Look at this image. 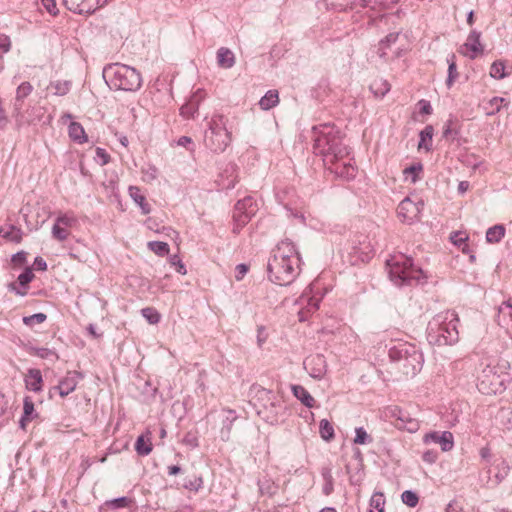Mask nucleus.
Wrapping results in <instances>:
<instances>
[{
	"mask_svg": "<svg viewBox=\"0 0 512 512\" xmlns=\"http://www.w3.org/2000/svg\"><path fill=\"white\" fill-rule=\"evenodd\" d=\"M227 122L223 115L216 114L207 123L204 145L215 153L224 152L232 141V133L227 129Z\"/></svg>",
	"mask_w": 512,
	"mask_h": 512,
	"instance_id": "nucleus-5",
	"label": "nucleus"
},
{
	"mask_svg": "<svg viewBox=\"0 0 512 512\" xmlns=\"http://www.w3.org/2000/svg\"><path fill=\"white\" fill-rule=\"evenodd\" d=\"M217 62L223 68H231L235 63L234 54L228 48L222 47L217 52Z\"/></svg>",
	"mask_w": 512,
	"mask_h": 512,
	"instance_id": "nucleus-26",
	"label": "nucleus"
},
{
	"mask_svg": "<svg viewBox=\"0 0 512 512\" xmlns=\"http://www.w3.org/2000/svg\"><path fill=\"white\" fill-rule=\"evenodd\" d=\"M305 369L316 379L324 376L327 370L326 359L321 354H314L307 357L304 361Z\"/></svg>",
	"mask_w": 512,
	"mask_h": 512,
	"instance_id": "nucleus-13",
	"label": "nucleus"
},
{
	"mask_svg": "<svg viewBox=\"0 0 512 512\" xmlns=\"http://www.w3.org/2000/svg\"><path fill=\"white\" fill-rule=\"evenodd\" d=\"M0 236L8 242L21 243L23 232L13 224H6L0 227Z\"/></svg>",
	"mask_w": 512,
	"mask_h": 512,
	"instance_id": "nucleus-17",
	"label": "nucleus"
},
{
	"mask_svg": "<svg viewBox=\"0 0 512 512\" xmlns=\"http://www.w3.org/2000/svg\"><path fill=\"white\" fill-rule=\"evenodd\" d=\"M433 127L432 126H426L421 132H420V141L418 143V149H424L426 151H429L432 145V138H433Z\"/></svg>",
	"mask_w": 512,
	"mask_h": 512,
	"instance_id": "nucleus-28",
	"label": "nucleus"
},
{
	"mask_svg": "<svg viewBox=\"0 0 512 512\" xmlns=\"http://www.w3.org/2000/svg\"><path fill=\"white\" fill-rule=\"evenodd\" d=\"M319 433L321 438L327 442L333 440L335 436L333 425L327 419L320 421Z\"/></svg>",
	"mask_w": 512,
	"mask_h": 512,
	"instance_id": "nucleus-32",
	"label": "nucleus"
},
{
	"mask_svg": "<svg viewBox=\"0 0 512 512\" xmlns=\"http://www.w3.org/2000/svg\"><path fill=\"white\" fill-rule=\"evenodd\" d=\"M402 502L407 506L414 508L419 502L418 495L410 490H406L401 495Z\"/></svg>",
	"mask_w": 512,
	"mask_h": 512,
	"instance_id": "nucleus-40",
	"label": "nucleus"
},
{
	"mask_svg": "<svg viewBox=\"0 0 512 512\" xmlns=\"http://www.w3.org/2000/svg\"><path fill=\"white\" fill-rule=\"evenodd\" d=\"M509 102L503 97H492L483 101V110L486 115H494L501 111L503 107H507Z\"/></svg>",
	"mask_w": 512,
	"mask_h": 512,
	"instance_id": "nucleus-18",
	"label": "nucleus"
},
{
	"mask_svg": "<svg viewBox=\"0 0 512 512\" xmlns=\"http://www.w3.org/2000/svg\"><path fill=\"white\" fill-rule=\"evenodd\" d=\"M505 235V227L503 225H494L486 232V240L489 243H498Z\"/></svg>",
	"mask_w": 512,
	"mask_h": 512,
	"instance_id": "nucleus-29",
	"label": "nucleus"
},
{
	"mask_svg": "<svg viewBox=\"0 0 512 512\" xmlns=\"http://www.w3.org/2000/svg\"><path fill=\"white\" fill-rule=\"evenodd\" d=\"M456 71V65L454 62H452L450 65H449V80H448V84L450 85L451 82H452V79L454 77V73Z\"/></svg>",
	"mask_w": 512,
	"mask_h": 512,
	"instance_id": "nucleus-57",
	"label": "nucleus"
},
{
	"mask_svg": "<svg viewBox=\"0 0 512 512\" xmlns=\"http://www.w3.org/2000/svg\"><path fill=\"white\" fill-rule=\"evenodd\" d=\"M423 442L425 444H429L431 442L438 443L444 452L450 451L454 446L453 435L448 431H445L441 434L438 432L428 433L423 437Z\"/></svg>",
	"mask_w": 512,
	"mask_h": 512,
	"instance_id": "nucleus-15",
	"label": "nucleus"
},
{
	"mask_svg": "<svg viewBox=\"0 0 512 512\" xmlns=\"http://www.w3.org/2000/svg\"><path fill=\"white\" fill-rule=\"evenodd\" d=\"M478 391L484 395H496L503 391V382L495 367L486 365L477 376Z\"/></svg>",
	"mask_w": 512,
	"mask_h": 512,
	"instance_id": "nucleus-7",
	"label": "nucleus"
},
{
	"mask_svg": "<svg viewBox=\"0 0 512 512\" xmlns=\"http://www.w3.org/2000/svg\"><path fill=\"white\" fill-rule=\"evenodd\" d=\"M198 110V103L193 100L189 101L185 105H183L180 109V113L182 116L186 118H191Z\"/></svg>",
	"mask_w": 512,
	"mask_h": 512,
	"instance_id": "nucleus-41",
	"label": "nucleus"
},
{
	"mask_svg": "<svg viewBox=\"0 0 512 512\" xmlns=\"http://www.w3.org/2000/svg\"><path fill=\"white\" fill-rule=\"evenodd\" d=\"M25 389L34 393H41L44 387L42 372L36 368H30L24 374Z\"/></svg>",
	"mask_w": 512,
	"mask_h": 512,
	"instance_id": "nucleus-14",
	"label": "nucleus"
},
{
	"mask_svg": "<svg viewBox=\"0 0 512 512\" xmlns=\"http://www.w3.org/2000/svg\"><path fill=\"white\" fill-rule=\"evenodd\" d=\"M400 33L394 32L388 34L383 40L379 43V49L382 52V55L386 53L387 49H390L392 45H394L400 38Z\"/></svg>",
	"mask_w": 512,
	"mask_h": 512,
	"instance_id": "nucleus-34",
	"label": "nucleus"
},
{
	"mask_svg": "<svg viewBox=\"0 0 512 512\" xmlns=\"http://www.w3.org/2000/svg\"><path fill=\"white\" fill-rule=\"evenodd\" d=\"M25 261H26V253L23 251L16 253L12 257V262L16 265H22Z\"/></svg>",
	"mask_w": 512,
	"mask_h": 512,
	"instance_id": "nucleus-53",
	"label": "nucleus"
},
{
	"mask_svg": "<svg viewBox=\"0 0 512 512\" xmlns=\"http://www.w3.org/2000/svg\"><path fill=\"white\" fill-rule=\"evenodd\" d=\"M469 189V183L467 181H462L458 185V191L460 193H465Z\"/></svg>",
	"mask_w": 512,
	"mask_h": 512,
	"instance_id": "nucleus-59",
	"label": "nucleus"
},
{
	"mask_svg": "<svg viewBox=\"0 0 512 512\" xmlns=\"http://www.w3.org/2000/svg\"><path fill=\"white\" fill-rule=\"evenodd\" d=\"M490 76L495 79H502L506 76L505 64L501 61L494 62L490 67Z\"/></svg>",
	"mask_w": 512,
	"mask_h": 512,
	"instance_id": "nucleus-38",
	"label": "nucleus"
},
{
	"mask_svg": "<svg viewBox=\"0 0 512 512\" xmlns=\"http://www.w3.org/2000/svg\"><path fill=\"white\" fill-rule=\"evenodd\" d=\"M77 224V218L71 212L60 213L52 227V236L58 241H65L71 234V229Z\"/></svg>",
	"mask_w": 512,
	"mask_h": 512,
	"instance_id": "nucleus-8",
	"label": "nucleus"
},
{
	"mask_svg": "<svg viewBox=\"0 0 512 512\" xmlns=\"http://www.w3.org/2000/svg\"><path fill=\"white\" fill-rule=\"evenodd\" d=\"M419 105L421 106L420 107V112L421 113L426 114V115H429V114L432 113V107H431L429 102H427L425 100H421L419 102Z\"/></svg>",
	"mask_w": 512,
	"mask_h": 512,
	"instance_id": "nucleus-54",
	"label": "nucleus"
},
{
	"mask_svg": "<svg viewBox=\"0 0 512 512\" xmlns=\"http://www.w3.org/2000/svg\"><path fill=\"white\" fill-rule=\"evenodd\" d=\"M29 353L42 359L58 360L59 358L54 350L47 347H32Z\"/></svg>",
	"mask_w": 512,
	"mask_h": 512,
	"instance_id": "nucleus-31",
	"label": "nucleus"
},
{
	"mask_svg": "<svg viewBox=\"0 0 512 512\" xmlns=\"http://www.w3.org/2000/svg\"><path fill=\"white\" fill-rule=\"evenodd\" d=\"M108 84L123 91H136L142 85L140 73L128 65L115 63L104 70Z\"/></svg>",
	"mask_w": 512,
	"mask_h": 512,
	"instance_id": "nucleus-4",
	"label": "nucleus"
},
{
	"mask_svg": "<svg viewBox=\"0 0 512 512\" xmlns=\"http://www.w3.org/2000/svg\"><path fill=\"white\" fill-rule=\"evenodd\" d=\"M9 123V119L6 110L3 106V101L0 99V128L3 129Z\"/></svg>",
	"mask_w": 512,
	"mask_h": 512,
	"instance_id": "nucleus-50",
	"label": "nucleus"
},
{
	"mask_svg": "<svg viewBox=\"0 0 512 512\" xmlns=\"http://www.w3.org/2000/svg\"><path fill=\"white\" fill-rule=\"evenodd\" d=\"M11 46H12V42H11L10 37L6 34L0 33V49L4 53H7L10 51Z\"/></svg>",
	"mask_w": 512,
	"mask_h": 512,
	"instance_id": "nucleus-47",
	"label": "nucleus"
},
{
	"mask_svg": "<svg viewBox=\"0 0 512 512\" xmlns=\"http://www.w3.org/2000/svg\"><path fill=\"white\" fill-rule=\"evenodd\" d=\"M269 279L278 285H288L300 271V256L295 245L288 240L281 241L268 260Z\"/></svg>",
	"mask_w": 512,
	"mask_h": 512,
	"instance_id": "nucleus-1",
	"label": "nucleus"
},
{
	"mask_svg": "<svg viewBox=\"0 0 512 512\" xmlns=\"http://www.w3.org/2000/svg\"><path fill=\"white\" fill-rule=\"evenodd\" d=\"M35 264H36V265H37V267H38L39 269H41V270H46V269H47V264H46V262H45L42 258H40V257H38V258H36V259H35Z\"/></svg>",
	"mask_w": 512,
	"mask_h": 512,
	"instance_id": "nucleus-58",
	"label": "nucleus"
},
{
	"mask_svg": "<svg viewBox=\"0 0 512 512\" xmlns=\"http://www.w3.org/2000/svg\"><path fill=\"white\" fill-rule=\"evenodd\" d=\"M34 403L30 396H25L23 399V416L20 420V426L22 429H26L27 424L34 417Z\"/></svg>",
	"mask_w": 512,
	"mask_h": 512,
	"instance_id": "nucleus-23",
	"label": "nucleus"
},
{
	"mask_svg": "<svg viewBox=\"0 0 512 512\" xmlns=\"http://www.w3.org/2000/svg\"><path fill=\"white\" fill-rule=\"evenodd\" d=\"M294 396L301 401L306 407H314L316 400L314 397L301 385H295L292 388Z\"/></svg>",
	"mask_w": 512,
	"mask_h": 512,
	"instance_id": "nucleus-24",
	"label": "nucleus"
},
{
	"mask_svg": "<svg viewBox=\"0 0 512 512\" xmlns=\"http://www.w3.org/2000/svg\"><path fill=\"white\" fill-rule=\"evenodd\" d=\"M279 102L278 92L276 90L268 91L259 101V105L263 110H269L276 106Z\"/></svg>",
	"mask_w": 512,
	"mask_h": 512,
	"instance_id": "nucleus-27",
	"label": "nucleus"
},
{
	"mask_svg": "<svg viewBox=\"0 0 512 512\" xmlns=\"http://www.w3.org/2000/svg\"><path fill=\"white\" fill-rule=\"evenodd\" d=\"M355 434V438L353 439L354 444L365 445L372 442L371 435L368 434L363 427L356 428Z\"/></svg>",
	"mask_w": 512,
	"mask_h": 512,
	"instance_id": "nucleus-36",
	"label": "nucleus"
},
{
	"mask_svg": "<svg viewBox=\"0 0 512 512\" xmlns=\"http://www.w3.org/2000/svg\"><path fill=\"white\" fill-rule=\"evenodd\" d=\"M316 146L325 156L326 164L337 176L351 180L357 175L355 161L350 157L349 149L336 135L323 134L316 139Z\"/></svg>",
	"mask_w": 512,
	"mask_h": 512,
	"instance_id": "nucleus-2",
	"label": "nucleus"
},
{
	"mask_svg": "<svg viewBox=\"0 0 512 512\" xmlns=\"http://www.w3.org/2000/svg\"><path fill=\"white\" fill-rule=\"evenodd\" d=\"M68 135L73 141L79 144H84L88 141V136L83 126L78 122H71L69 124Z\"/></svg>",
	"mask_w": 512,
	"mask_h": 512,
	"instance_id": "nucleus-21",
	"label": "nucleus"
},
{
	"mask_svg": "<svg viewBox=\"0 0 512 512\" xmlns=\"http://www.w3.org/2000/svg\"><path fill=\"white\" fill-rule=\"evenodd\" d=\"M42 5L46 11L52 16H56L59 12L56 0H42Z\"/></svg>",
	"mask_w": 512,
	"mask_h": 512,
	"instance_id": "nucleus-46",
	"label": "nucleus"
},
{
	"mask_svg": "<svg viewBox=\"0 0 512 512\" xmlns=\"http://www.w3.org/2000/svg\"><path fill=\"white\" fill-rule=\"evenodd\" d=\"M480 454L483 458H487L490 454V451L488 448H482Z\"/></svg>",
	"mask_w": 512,
	"mask_h": 512,
	"instance_id": "nucleus-63",
	"label": "nucleus"
},
{
	"mask_svg": "<svg viewBox=\"0 0 512 512\" xmlns=\"http://www.w3.org/2000/svg\"><path fill=\"white\" fill-rule=\"evenodd\" d=\"M47 319V315L44 313H36L31 316L23 318V323L28 327H34L36 324H42Z\"/></svg>",
	"mask_w": 512,
	"mask_h": 512,
	"instance_id": "nucleus-39",
	"label": "nucleus"
},
{
	"mask_svg": "<svg viewBox=\"0 0 512 512\" xmlns=\"http://www.w3.org/2000/svg\"><path fill=\"white\" fill-rule=\"evenodd\" d=\"M33 87L29 82L21 83L16 90V100L21 101L32 92Z\"/></svg>",
	"mask_w": 512,
	"mask_h": 512,
	"instance_id": "nucleus-42",
	"label": "nucleus"
},
{
	"mask_svg": "<svg viewBox=\"0 0 512 512\" xmlns=\"http://www.w3.org/2000/svg\"><path fill=\"white\" fill-rule=\"evenodd\" d=\"M141 313L150 324H157L160 320V314L154 308H144Z\"/></svg>",
	"mask_w": 512,
	"mask_h": 512,
	"instance_id": "nucleus-43",
	"label": "nucleus"
},
{
	"mask_svg": "<svg viewBox=\"0 0 512 512\" xmlns=\"http://www.w3.org/2000/svg\"><path fill=\"white\" fill-rule=\"evenodd\" d=\"M483 51L484 47L480 42V33L476 31H471L465 43L459 49L460 54L470 59H475L482 55Z\"/></svg>",
	"mask_w": 512,
	"mask_h": 512,
	"instance_id": "nucleus-12",
	"label": "nucleus"
},
{
	"mask_svg": "<svg viewBox=\"0 0 512 512\" xmlns=\"http://www.w3.org/2000/svg\"><path fill=\"white\" fill-rule=\"evenodd\" d=\"M370 89L377 97H383L390 90V84L381 78L375 79L371 85Z\"/></svg>",
	"mask_w": 512,
	"mask_h": 512,
	"instance_id": "nucleus-30",
	"label": "nucleus"
},
{
	"mask_svg": "<svg viewBox=\"0 0 512 512\" xmlns=\"http://www.w3.org/2000/svg\"><path fill=\"white\" fill-rule=\"evenodd\" d=\"M191 143H192V139L190 137H187V136H182L178 140V144L181 145V146H184V147H187Z\"/></svg>",
	"mask_w": 512,
	"mask_h": 512,
	"instance_id": "nucleus-56",
	"label": "nucleus"
},
{
	"mask_svg": "<svg viewBox=\"0 0 512 512\" xmlns=\"http://www.w3.org/2000/svg\"><path fill=\"white\" fill-rule=\"evenodd\" d=\"M446 512H467V511L455 503H450V504H448V506L446 508Z\"/></svg>",
	"mask_w": 512,
	"mask_h": 512,
	"instance_id": "nucleus-55",
	"label": "nucleus"
},
{
	"mask_svg": "<svg viewBox=\"0 0 512 512\" xmlns=\"http://www.w3.org/2000/svg\"><path fill=\"white\" fill-rule=\"evenodd\" d=\"M203 480L201 477L192 476L190 479L186 481L184 487L189 489L190 491L197 492L200 488H202Z\"/></svg>",
	"mask_w": 512,
	"mask_h": 512,
	"instance_id": "nucleus-44",
	"label": "nucleus"
},
{
	"mask_svg": "<svg viewBox=\"0 0 512 512\" xmlns=\"http://www.w3.org/2000/svg\"><path fill=\"white\" fill-rule=\"evenodd\" d=\"M391 280L401 285L405 282L419 281L424 278V273L420 268L414 267L412 260L404 254L391 256L387 261Z\"/></svg>",
	"mask_w": 512,
	"mask_h": 512,
	"instance_id": "nucleus-6",
	"label": "nucleus"
},
{
	"mask_svg": "<svg viewBox=\"0 0 512 512\" xmlns=\"http://www.w3.org/2000/svg\"><path fill=\"white\" fill-rule=\"evenodd\" d=\"M152 449V433L150 431H146L137 438L135 450L139 455L146 456L152 452Z\"/></svg>",
	"mask_w": 512,
	"mask_h": 512,
	"instance_id": "nucleus-19",
	"label": "nucleus"
},
{
	"mask_svg": "<svg viewBox=\"0 0 512 512\" xmlns=\"http://www.w3.org/2000/svg\"><path fill=\"white\" fill-rule=\"evenodd\" d=\"M467 240L468 236L463 232H455L451 235L452 243L460 248L463 253H467L469 251Z\"/></svg>",
	"mask_w": 512,
	"mask_h": 512,
	"instance_id": "nucleus-33",
	"label": "nucleus"
},
{
	"mask_svg": "<svg viewBox=\"0 0 512 512\" xmlns=\"http://www.w3.org/2000/svg\"><path fill=\"white\" fill-rule=\"evenodd\" d=\"M129 195L135 201V203L139 205L143 214L150 213L151 207L148 204V202L146 201V197L141 192L140 188H138L136 186H130L129 187Z\"/></svg>",
	"mask_w": 512,
	"mask_h": 512,
	"instance_id": "nucleus-22",
	"label": "nucleus"
},
{
	"mask_svg": "<svg viewBox=\"0 0 512 512\" xmlns=\"http://www.w3.org/2000/svg\"><path fill=\"white\" fill-rule=\"evenodd\" d=\"M256 203L251 197H246L238 201L234 208L233 219L237 227L246 225L251 217L256 213Z\"/></svg>",
	"mask_w": 512,
	"mask_h": 512,
	"instance_id": "nucleus-9",
	"label": "nucleus"
},
{
	"mask_svg": "<svg viewBox=\"0 0 512 512\" xmlns=\"http://www.w3.org/2000/svg\"><path fill=\"white\" fill-rule=\"evenodd\" d=\"M248 266L245 265V264H239L236 266L235 268V278L236 280L240 281L243 279V277L245 276V274L248 272Z\"/></svg>",
	"mask_w": 512,
	"mask_h": 512,
	"instance_id": "nucleus-51",
	"label": "nucleus"
},
{
	"mask_svg": "<svg viewBox=\"0 0 512 512\" xmlns=\"http://www.w3.org/2000/svg\"><path fill=\"white\" fill-rule=\"evenodd\" d=\"M498 324L509 334L512 330V303L508 300L498 307Z\"/></svg>",
	"mask_w": 512,
	"mask_h": 512,
	"instance_id": "nucleus-16",
	"label": "nucleus"
},
{
	"mask_svg": "<svg viewBox=\"0 0 512 512\" xmlns=\"http://www.w3.org/2000/svg\"><path fill=\"white\" fill-rule=\"evenodd\" d=\"M420 206L409 198H405L397 207V216L403 223L411 224L419 219Z\"/></svg>",
	"mask_w": 512,
	"mask_h": 512,
	"instance_id": "nucleus-11",
	"label": "nucleus"
},
{
	"mask_svg": "<svg viewBox=\"0 0 512 512\" xmlns=\"http://www.w3.org/2000/svg\"><path fill=\"white\" fill-rule=\"evenodd\" d=\"M168 472H169L170 475H176V474H178L180 472V467H178V466H170L168 468Z\"/></svg>",
	"mask_w": 512,
	"mask_h": 512,
	"instance_id": "nucleus-61",
	"label": "nucleus"
},
{
	"mask_svg": "<svg viewBox=\"0 0 512 512\" xmlns=\"http://www.w3.org/2000/svg\"><path fill=\"white\" fill-rule=\"evenodd\" d=\"M423 172V165L421 163H414L403 170L404 181L409 183H416Z\"/></svg>",
	"mask_w": 512,
	"mask_h": 512,
	"instance_id": "nucleus-25",
	"label": "nucleus"
},
{
	"mask_svg": "<svg viewBox=\"0 0 512 512\" xmlns=\"http://www.w3.org/2000/svg\"><path fill=\"white\" fill-rule=\"evenodd\" d=\"M33 278L34 274L32 273V271L30 269H26L23 273L19 275L18 282L22 286H26L28 283L32 281Z\"/></svg>",
	"mask_w": 512,
	"mask_h": 512,
	"instance_id": "nucleus-48",
	"label": "nucleus"
},
{
	"mask_svg": "<svg viewBox=\"0 0 512 512\" xmlns=\"http://www.w3.org/2000/svg\"><path fill=\"white\" fill-rule=\"evenodd\" d=\"M131 503H132L131 499H129L127 497H121V498L114 499V500L108 502L107 504L114 508H124V507L130 506Z\"/></svg>",
	"mask_w": 512,
	"mask_h": 512,
	"instance_id": "nucleus-45",
	"label": "nucleus"
},
{
	"mask_svg": "<svg viewBox=\"0 0 512 512\" xmlns=\"http://www.w3.org/2000/svg\"><path fill=\"white\" fill-rule=\"evenodd\" d=\"M385 498L382 493H374L370 500L369 512H384Z\"/></svg>",
	"mask_w": 512,
	"mask_h": 512,
	"instance_id": "nucleus-35",
	"label": "nucleus"
},
{
	"mask_svg": "<svg viewBox=\"0 0 512 512\" xmlns=\"http://www.w3.org/2000/svg\"><path fill=\"white\" fill-rule=\"evenodd\" d=\"M446 319L450 317L449 326L455 332L456 336L458 335L457 324L459 323V318L454 311H448L446 314Z\"/></svg>",
	"mask_w": 512,
	"mask_h": 512,
	"instance_id": "nucleus-49",
	"label": "nucleus"
},
{
	"mask_svg": "<svg viewBox=\"0 0 512 512\" xmlns=\"http://www.w3.org/2000/svg\"><path fill=\"white\" fill-rule=\"evenodd\" d=\"M177 271H178L181 275H185V274L187 273L185 266H184L181 262H178V263H177Z\"/></svg>",
	"mask_w": 512,
	"mask_h": 512,
	"instance_id": "nucleus-62",
	"label": "nucleus"
},
{
	"mask_svg": "<svg viewBox=\"0 0 512 512\" xmlns=\"http://www.w3.org/2000/svg\"><path fill=\"white\" fill-rule=\"evenodd\" d=\"M389 357L398 364V369L406 377H415L423 367L424 357L417 347L410 343H400L389 350Z\"/></svg>",
	"mask_w": 512,
	"mask_h": 512,
	"instance_id": "nucleus-3",
	"label": "nucleus"
},
{
	"mask_svg": "<svg viewBox=\"0 0 512 512\" xmlns=\"http://www.w3.org/2000/svg\"><path fill=\"white\" fill-rule=\"evenodd\" d=\"M96 156L101 160V163L103 165L109 162L110 157L108 153L102 148H96Z\"/></svg>",
	"mask_w": 512,
	"mask_h": 512,
	"instance_id": "nucleus-52",
	"label": "nucleus"
},
{
	"mask_svg": "<svg viewBox=\"0 0 512 512\" xmlns=\"http://www.w3.org/2000/svg\"><path fill=\"white\" fill-rule=\"evenodd\" d=\"M435 458H436V456L431 452H427L423 456L424 461H427V462H434Z\"/></svg>",
	"mask_w": 512,
	"mask_h": 512,
	"instance_id": "nucleus-60",
	"label": "nucleus"
},
{
	"mask_svg": "<svg viewBox=\"0 0 512 512\" xmlns=\"http://www.w3.org/2000/svg\"><path fill=\"white\" fill-rule=\"evenodd\" d=\"M467 23L471 26L473 25L474 23V13L473 11H471L468 15V18H467Z\"/></svg>",
	"mask_w": 512,
	"mask_h": 512,
	"instance_id": "nucleus-64",
	"label": "nucleus"
},
{
	"mask_svg": "<svg viewBox=\"0 0 512 512\" xmlns=\"http://www.w3.org/2000/svg\"><path fill=\"white\" fill-rule=\"evenodd\" d=\"M112 0H64L66 7L78 14H90Z\"/></svg>",
	"mask_w": 512,
	"mask_h": 512,
	"instance_id": "nucleus-10",
	"label": "nucleus"
},
{
	"mask_svg": "<svg viewBox=\"0 0 512 512\" xmlns=\"http://www.w3.org/2000/svg\"><path fill=\"white\" fill-rule=\"evenodd\" d=\"M148 247L159 256H165L169 253V245L166 242L152 241L148 243Z\"/></svg>",
	"mask_w": 512,
	"mask_h": 512,
	"instance_id": "nucleus-37",
	"label": "nucleus"
},
{
	"mask_svg": "<svg viewBox=\"0 0 512 512\" xmlns=\"http://www.w3.org/2000/svg\"><path fill=\"white\" fill-rule=\"evenodd\" d=\"M78 384L77 378L75 374L68 373L66 377H64L59 385L56 387L59 391L61 397H65L73 392Z\"/></svg>",
	"mask_w": 512,
	"mask_h": 512,
	"instance_id": "nucleus-20",
	"label": "nucleus"
}]
</instances>
